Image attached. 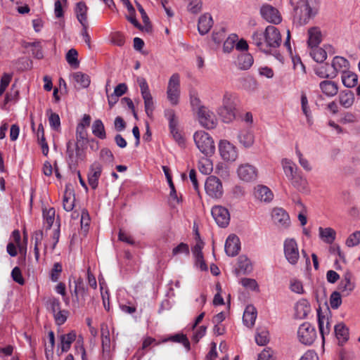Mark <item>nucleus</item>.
I'll use <instances>...</instances> for the list:
<instances>
[{"instance_id":"nucleus-1","label":"nucleus","mask_w":360,"mask_h":360,"mask_svg":"<svg viewBox=\"0 0 360 360\" xmlns=\"http://www.w3.org/2000/svg\"><path fill=\"white\" fill-rule=\"evenodd\" d=\"M251 39L252 43L264 53H269L270 48H277L281 44L280 31L274 25H268L264 31H255Z\"/></svg>"},{"instance_id":"nucleus-2","label":"nucleus","mask_w":360,"mask_h":360,"mask_svg":"<svg viewBox=\"0 0 360 360\" xmlns=\"http://www.w3.org/2000/svg\"><path fill=\"white\" fill-rule=\"evenodd\" d=\"M238 103V98L235 93L229 91L224 93L221 105L217 110L224 122L230 123L236 118Z\"/></svg>"},{"instance_id":"nucleus-3","label":"nucleus","mask_w":360,"mask_h":360,"mask_svg":"<svg viewBox=\"0 0 360 360\" xmlns=\"http://www.w3.org/2000/svg\"><path fill=\"white\" fill-rule=\"evenodd\" d=\"M301 253L306 259V264L308 266L310 264L309 258L304 250L300 251L299 245L293 238H287L283 241V254L286 261L292 266L297 265Z\"/></svg>"},{"instance_id":"nucleus-4","label":"nucleus","mask_w":360,"mask_h":360,"mask_svg":"<svg viewBox=\"0 0 360 360\" xmlns=\"http://www.w3.org/2000/svg\"><path fill=\"white\" fill-rule=\"evenodd\" d=\"M193 140L197 148L205 156H212L215 152L214 141L212 136L202 130L193 134Z\"/></svg>"},{"instance_id":"nucleus-5","label":"nucleus","mask_w":360,"mask_h":360,"mask_svg":"<svg viewBox=\"0 0 360 360\" xmlns=\"http://www.w3.org/2000/svg\"><path fill=\"white\" fill-rule=\"evenodd\" d=\"M217 150L221 160L226 163H234L239 158V150L231 141L223 139L217 143Z\"/></svg>"},{"instance_id":"nucleus-6","label":"nucleus","mask_w":360,"mask_h":360,"mask_svg":"<svg viewBox=\"0 0 360 360\" xmlns=\"http://www.w3.org/2000/svg\"><path fill=\"white\" fill-rule=\"evenodd\" d=\"M311 3V1L300 0L295 7V18L297 19L300 24L307 23L310 18L316 15L317 9L312 7Z\"/></svg>"},{"instance_id":"nucleus-7","label":"nucleus","mask_w":360,"mask_h":360,"mask_svg":"<svg viewBox=\"0 0 360 360\" xmlns=\"http://www.w3.org/2000/svg\"><path fill=\"white\" fill-rule=\"evenodd\" d=\"M137 83L144 101L146 113L149 117H152L155 109V101L150 94L149 86L146 79L141 77L137 78Z\"/></svg>"},{"instance_id":"nucleus-8","label":"nucleus","mask_w":360,"mask_h":360,"mask_svg":"<svg viewBox=\"0 0 360 360\" xmlns=\"http://www.w3.org/2000/svg\"><path fill=\"white\" fill-rule=\"evenodd\" d=\"M273 224L281 231L290 228L291 220L289 214L282 207H274L271 212Z\"/></svg>"},{"instance_id":"nucleus-9","label":"nucleus","mask_w":360,"mask_h":360,"mask_svg":"<svg viewBox=\"0 0 360 360\" xmlns=\"http://www.w3.org/2000/svg\"><path fill=\"white\" fill-rule=\"evenodd\" d=\"M167 98L172 105H176L179 102L181 89L180 79L176 74L173 75L169 79L167 87Z\"/></svg>"},{"instance_id":"nucleus-10","label":"nucleus","mask_w":360,"mask_h":360,"mask_svg":"<svg viewBox=\"0 0 360 360\" xmlns=\"http://www.w3.org/2000/svg\"><path fill=\"white\" fill-rule=\"evenodd\" d=\"M205 190L207 195L213 199L223 196L224 188L221 180L215 176H210L205 182Z\"/></svg>"},{"instance_id":"nucleus-11","label":"nucleus","mask_w":360,"mask_h":360,"mask_svg":"<svg viewBox=\"0 0 360 360\" xmlns=\"http://www.w3.org/2000/svg\"><path fill=\"white\" fill-rule=\"evenodd\" d=\"M316 338L315 328L309 322L301 324L297 330L298 340L303 345H309Z\"/></svg>"},{"instance_id":"nucleus-12","label":"nucleus","mask_w":360,"mask_h":360,"mask_svg":"<svg viewBox=\"0 0 360 360\" xmlns=\"http://www.w3.org/2000/svg\"><path fill=\"white\" fill-rule=\"evenodd\" d=\"M238 178L244 182H253L258 176V169L250 163L240 164L236 169Z\"/></svg>"},{"instance_id":"nucleus-13","label":"nucleus","mask_w":360,"mask_h":360,"mask_svg":"<svg viewBox=\"0 0 360 360\" xmlns=\"http://www.w3.org/2000/svg\"><path fill=\"white\" fill-rule=\"evenodd\" d=\"M197 117L199 124L207 129H214L217 124L214 113L205 106L199 108Z\"/></svg>"},{"instance_id":"nucleus-14","label":"nucleus","mask_w":360,"mask_h":360,"mask_svg":"<svg viewBox=\"0 0 360 360\" xmlns=\"http://www.w3.org/2000/svg\"><path fill=\"white\" fill-rule=\"evenodd\" d=\"M211 214L220 227H226L230 221V214L229 210L221 205H214L212 207Z\"/></svg>"},{"instance_id":"nucleus-15","label":"nucleus","mask_w":360,"mask_h":360,"mask_svg":"<svg viewBox=\"0 0 360 360\" xmlns=\"http://www.w3.org/2000/svg\"><path fill=\"white\" fill-rule=\"evenodd\" d=\"M260 14L266 21L274 25H278L282 21L278 10L269 4L262 6Z\"/></svg>"},{"instance_id":"nucleus-16","label":"nucleus","mask_w":360,"mask_h":360,"mask_svg":"<svg viewBox=\"0 0 360 360\" xmlns=\"http://www.w3.org/2000/svg\"><path fill=\"white\" fill-rule=\"evenodd\" d=\"M355 288L356 283L353 281L352 274L349 271L345 272L338 284L339 292L343 296H349L354 290Z\"/></svg>"},{"instance_id":"nucleus-17","label":"nucleus","mask_w":360,"mask_h":360,"mask_svg":"<svg viewBox=\"0 0 360 360\" xmlns=\"http://www.w3.org/2000/svg\"><path fill=\"white\" fill-rule=\"evenodd\" d=\"M224 250L228 256L234 257L240 250L239 238L235 234H231L226 240Z\"/></svg>"},{"instance_id":"nucleus-18","label":"nucleus","mask_w":360,"mask_h":360,"mask_svg":"<svg viewBox=\"0 0 360 360\" xmlns=\"http://www.w3.org/2000/svg\"><path fill=\"white\" fill-rule=\"evenodd\" d=\"M44 41H34L32 42L23 41L22 44V47L25 50V51L32 54V56L37 59H40L43 58V51H42V44Z\"/></svg>"},{"instance_id":"nucleus-19","label":"nucleus","mask_w":360,"mask_h":360,"mask_svg":"<svg viewBox=\"0 0 360 360\" xmlns=\"http://www.w3.org/2000/svg\"><path fill=\"white\" fill-rule=\"evenodd\" d=\"M102 165L98 162H94L90 167L88 174V182L93 189L98 187V179L101 175Z\"/></svg>"},{"instance_id":"nucleus-20","label":"nucleus","mask_w":360,"mask_h":360,"mask_svg":"<svg viewBox=\"0 0 360 360\" xmlns=\"http://www.w3.org/2000/svg\"><path fill=\"white\" fill-rule=\"evenodd\" d=\"M294 311L295 318L303 319L307 318L311 311V306L307 300L301 299L295 303Z\"/></svg>"},{"instance_id":"nucleus-21","label":"nucleus","mask_w":360,"mask_h":360,"mask_svg":"<svg viewBox=\"0 0 360 360\" xmlns=\"http://www.w3.org/2000/svg\"><path fill=\"white\" fill-rule=\"evenodd\" d=\"M238 141L241 146L245 149H249L255 144V134L250 129L241 130L238 135Z\"/></svg>"},{"instance_id":"nucleus-22","label":"nucleus","mask_w":360,"mask_h":360,"mask_svg":"<svg viewBox=\"0 0 360 360\" xmlns=\"http://www.w3.org/2000/svg\"><path fill=\"white\" fill-rule=\"evenodd\" d=\"M254 195L258 200L264 202H270L274 198V194L271 189L264 185L255 186Z\"/></svg>"},{"instance_id":"nucleus-23","label":"nucleus","mask_w":360,"mask_h":360,"mask_svg":"<svg viewBox=\"0 0 360 360\" xmlns=\"http://www.w3.org/2000/svg\"><path fill=\"white\" fill-rule=\"evenodd\" d=\"M281 164L284 174L288 181L299 174L297 172L298 167L292 160L288 158H283L281 160Z\"/></svg>"},{"instance_id":"nucleus-24","label":"nucleus","mask_w":360,"mask_h":360,"mask_svg":"<svg viewBox=\"0 0 360 360\" xmlns=\"http://www.w3.org/2000/svg\"><path fill=\"white\" fill-rule=\"evenodd\" d=\"M257 316V311L256 308L252 305H248L243 312V322L248 328H252L255 323Z\"/></svg>"},{"instance_id":"nucleus-25","label":"nucleus","mask_w":360,"mask_h":360,"mask_svg":"<svg viewBox=\"0 0 360 360\" xmlns=\"http://www.w3.org/2000/svg\"><path fill=\"white\" fill-rule=\"evenodd\" d=\"M51 307L56 323L58 325L63 324L67 320L68 311L60 309V302L58 300H53L52 301Z\"/></svg>"},{"instance_id":"nucleus-26","label":"nucleus","mask_w":360,"mask_h":360,"mask_svg":"<svg viewBox=\"0 0 360 360\" xmlns=\"http://www.w3.org/2000/svg\"><path fill=\"white\" fill-rule=\"evenodd\" d=\"M213 25V20L212 16L208 13L202 15L198 24V30L201 35L207 34Z\"/></svg>"},{"instance_id":"nucleus-27","label":"nucleus","mask_w":360,"mask_h":360,"mask_svg":"<svg viewBox=\"0 0 360 360\" xmlns=\"http://www.w3.org/2000/svg\"><path fill=\"white\" fill-rule=\"evenodd\" d=\"M300 105L302 112L306 117L307 123L309 125H311L313 124V115L310 109L307 94L304 91H302L300 94Z\"/></svg>"},{"instance_id":"nucleus-28","label":"nucleus","mask_w":360,"mask_h":360,"mask_svg":"<svg viewBox=\"0 0 360 360\" xmlns=\"http://www.w3.org/2000/svg\"><path fill=\"white\" fill-rule=\"evenodd\" d=\"M322 41V34L320 29L313 27L308 30V45L310 48L316 47Z\"/></svg>"},{"instance_id":"nucleus-29","label":"nucleus","mask_w":360,"mask_h":360,"mask_svg":"<svg viewBox=\"0 0 360 360\" xmlns=\"http://www.w3.org/2000/svg\"><path fill=\"white\" fill-rule=\"evenodd\" d=\"M290 184L300 192L307 193L309 191V184L307 179L302 175L298 174L289 180Z\"/></svg>"},{"instance_id":"nucleus-30","label":"nucleus","mask_w":360,"mask_h":360,"mask_svg":"<svg viewBox=\"0 0 360 360\" xmlns=\"http://www.w3.org/2000/svg\"><path fill=\"white\" fill-rule=\"evenodd\" d=\"M318 323L319 332L322 336L323 340H324L325 336L330 333V324L328 316L323 314L319 311H318Z\"/></svg>"},{"instance_id":"nucleus-31","label":"nucleus","mask_w":360,"mask_h":360,"mask_svg":"<svg viewBox=\"0 0 360 360\" xmlns=\"http://www.w3.org/2000/svg\"><path fill=\"white\" fill-rule=\"evenodd\" d=\"M319 236L323 242L332 244L335 240L336 231L330 227H319Z\"/></svg>"},{"instance_id":"nucleus-32","label":"nucleus","mask_w":360,"mask_h":360,"mask_svg":"<svg viewBox=\"0 0 360 360\" xmlns=\"http://www.w3.org/2000/svg\"><path fill=\"white\" fill-rule=\"evenodd\" d=\"M87 11L88 8L84 2L79 1L76 4L75 13L82 26H85L86 24H89L87 20Z\"/></svg>"},{"instance_id":"nucleus-33","label":"nucleus","mask_w":360,"mask_h":360,"mask_svg":"<svg viewBox=\"0 0 360 360\" xmlns=\"http://www.w3.org/2000/svg\"><path fill=\"white\" fill-rule=\"evenodd\" d=\"M338 101L343 108H351L354 102V95L352 91L349 90L342 91L338 96Z\"/></svg>"},{"instance_id":"nucleus-34","label":"nucleus","mask_w":360,"mask_h":360,"mask_svg":"<svg viewBox=\"0 0 360 360\" xmlns=\"http://www.w3.org/2000/svg\"><path fill=\"white\" fill-rule=\"evenodd\" d=\"M76 337V333L73 330L60 336V345L63 352H66L70 349L71 345L75 340Z\"/></svg>"},{"instance_id":"nucleus-35","label":"nucleus","mask_w":360,"mask_h":360,"mask_svg":"<svg viewBox=\"0 0 360 360\" xmlns=\"http://www.w3.org/2000/svg\"><path fill=\"white\" fill-rule=\"evenodd\" d=\"M320 89L323 94L328 97L335 96L338 91L337 84L330 81H323L320 83Z\"/></svg>"},{"instance_id":"nucleus-36","label":"nucleus","mask_w":360,"mask_h":360,"mask_svg":"<svg viewBox=\"0 0 360 360\" xmlns=\"http://www.w3.org/2000/svg\"><path fill=\"white\" fill-rule=\"evenodd\" d=\"M75 195L71 190L66 189L63 198V207L67 212H70L75 207Z\"/></svg>"},{"instance_id":"nucleus-37","label":"nucleus","mask_w":360,"mask_h":360,"mask_svg":"<svg viewBox=\"0 0 360 360\" xmlns=\"http://www.w3.org/2000/svg\"><path fill=\"white\" fill-rule=\"evenodd\" d=\"M92 134L100 139H105L106 138V132L103 122L98 119L96 120L91 126Z\"/></svg>"},{"instance_id":"nucleus-38","label":"nucleus","mask_w":360,"mask_h":360,"mask_svg":"<svg viewBox=\"0 0 360 360\" xmlns=\"http://www.w3.org/2000/svg\"><path fill=\"white\" fill-rule=\"evenodd\" d=\"M341 77L342 84L347 88L354 87L357 84V75L350 71L343 72Z\"/></svg>"},{"instance_id":"nucleus-39","label":"nucleus","mask_w":360,"mask_h":360,"mask_svg":"<svg viewBox=\"0 0 360 360\" xmlns=\"http://www.w3.org/2000/svg\"><path fill=\"white\" fill-rule=\"evenodd\" d=\"M208 157H203L198 162V169L204 174H210L213 170V162Z\"/></svg>"},{"instance_id":"nucleus-40","label":"nucleus","mask_w":360,"mask_h":360,"mask_svg":"<svg viewBox=\"0 0 360 360\" xmlns=\"http://www.w3.org/2000/svg\"><path fill=\"white\" fill-rule=\"evenodd\" d=\"M309 54L314 60L319 63H323L327 58L326 49L319 46L311 48Z\"/></svg>"},{"instance_id":"nucleus-41","label":"nucleus","mask_w":360,"mask_h":360,"mask_svg":"<svg viewBox=\"0 0 360 360\" xmlns=\"http://www.w3.org/2000/svg\"><path fill=\"white\" fill-rule=\"evenodd\" d=\"M72 295L75 296L78 302H79V298L84 300L86 288L84 287L82 279L78 278L75 281V289L73 290Z\"/></svg>"},{"instance_id":"nucleus-42","label":"nucleus","mask_w":360,"mask_h":360,"mask_svg":"<svg viewBox=\"0 0 360 360\" xmlns=\"http://www.w3.org/2000/svg\"><path fill=\"white\" fill-rule=\"evenodd\" d=\"M335 333L341 342H346L349 338L348 329L343 323H339L335 326Z\"/></svg>"},{"instance_id":"nucleus-43","label":"nucleus","mask_w":360,"mask_h":360,"mask_svg":"<svg viewBox=\"0 0 360 360\" xmlns=\"http://www.w3.org/2000/svg\"><path fill=\"white\" fill-rule=\"evenodd\" d=\"M73 80L82 88H86L89 86L91 80L89 75L77 72L72 75Z\"/></svg>"},{"instance_id":"nucleus-44","label":"nucleus","mask_w":360,"mask_h":360,"mask_svg":"<svg viewBox=\"0 0 360 360\" xmlns=\"http://www.w3.org/2000/svg\"><path fill=\"white\" fill-rule=\"evenodd\" d=\"M255 341L258 345L264 346L269 341V332L264 328L257 329L255 335Z\"/></svg>"},{"instance_id":"nucleus-45","label":"nucleus","mask_w":360,"mask_h":360,"mask_svg":"<svg viewBox=\"0 0 360 360\" xmlns=\"http://www.w3.org/2000/svg\"><path fill=\"white\" fill-rule=\"evenodd\" d=\"M46 115L49 116V122L51 127L54 130H58L60 126L59 115L53 112L51 109L47 110Z\"/></svg>"},{"instance_id":"nucleus-46","label":"nucleus","mask_w":360,"mask_h":360,"mask_svg":"<svg viewBox=\"0 0 360 360\" xmlns=\"http://www.w3.org/2000/svg\"><path fill=\"white\" fill-rule=\"evenodd\" d=\"M169 340L176 342H181L186 348L187 350L190 349V342L186 336L183 334H176L174 335H172L169 338L163 340L162 342H165Z\"/></svg>"},{"instance_id":"nucleus-47","label":"nucleus","mask_w":360,"mask_h":360,"mask_svg":"<svg viewBox=\"0 0 360 360\" xmlns=\"http://www.w3.org/2000/svg\"><path fill=\"white\" fill-rule=\"evenodd\" d=\"M240 283L248 290L259 291V285L255 279L250 278H243Z\"/></svg>"},{"instance_id":"nucleus-48","label":"nucleus","mask_w":360,"mask_h":360,"mask_svg":"<svg viewBox=\"0 0 360 360\" xmlns=\"http://www.w3.org/2000/svg\"><path fill=\"white\" fill-rule=\"evenodd\" d=\"M295 155L297 158L300 165L304 170L309 172L312 169V167L310 162L307 158L304 157L303 154L297 147L295 148Z\"/></svg>"},{"instance_id":"nucleus-49","label":"nucleus","mask_w":360,"mask_h":360,"mask_svg":"<svg viewBox=\"0 0 360 360\" xmlns=\"http://www.w3.org/2000/svg\"><path fill=\"white\" fill-rule=\"evenodd\" d=\"M56 211L54 208L51 207L43 210V217L45 223L49 227H51L55 220Z\"/></svg>"},{"instance_id":"nucleus-50","label":"nucleus","mask_w":360,"mask_h":360,"mask_svg":"<svg viewBox=\"0 0 360 360\" xmlns=\"http://www.w3.org/2000/svg\"><path fill=\"white\" fill-rule=\"evenodd\" d=\"M360 243V230L351 233L345 240L348 248H353Z\"/></svg>"},{"instance_id":"nucleus-51","label":"nucleus","mask_w":360,"mask_h":360,"mask_svg":"<svg viewBox=\"0 0 360 360\" xmlns=\"http://www.w3.org/2000/svg\"><path fill=\"white\" fill-rule=\"evenodd\" d=\"M195 245L192 248L193 257L203 255L202 250L204 247V242L201 240L198 231H195Z\"/></svg>"},{"instance_id":"nucleus-52","label":"nucleus","mask_w":360,"mask_h":360,"mask_svg":"<svg viewBox=\"0 0 360 360\" xmlns=\"http://www.w3.org/2000/svg\"><path fill=\"white\" fill-rule=\"evenodd\" d=\"M190 253L189 247L186 243H181L174 248L172 252V256L176 257L180 255H188Z\"/></svg>"},{"instance_id":"nucleus-53","label":"nucleus","mask_w":360,"mask_h":360,"mask_svg":"<svg viewBox=\"0 0 360 360\" xmlns=\"http://www.w3.org/2000/svg\"><path fill=\"white\" fill-rule=\"evenodd\" d=\"M78 53L75 49H71L66 54V60L72 67H77L79 61L77 60Z\"/></svg>"},{"instance_id":"nucleus-54","label":"nucleus","mask_w":360,"mask_h":360,"mask_svg":"<svg viewBox=\"0 0 360 360\" xmlns=\"http://www.w3.org/2000/svg\"><path fill=\"white\" fill-rule=\"evenodd\" d=\"M170 133L175 140V141L180 146H185V138L182 135L181 132L179 131L177 126H175L174 127H170Z\"/></svg>"},{"instance_id":"nucleus-55","label":"nucleus","mask_w":360,"mask_h":360,"mask_svg":"<svg viewBox=\"0 0 360 360\" xmlns=\"http://www.w3.org/2000/svg\"><path fill=\"white\" fill-rule=\"evenodd\" d=\"M240 68H250L254 62L252 56L250 53H243L238 57Z\"/></svg>"},{"instance_id":"nucleus-56","label":"nucleus","mask_w":360,"mask_h":360,"mask_svg":"<svg viewBox=\"0 0 360 360\" xmlns=\"http://www.w3.org/2000/svg\"><path fill=\"white\" fill-rule=\"evenodd\" d=\"M316 75L321 78H334L337 75V69H316Z\"/></svg>"},{"instance_id":"nucleus-57","label":"nucleus","mask_w":360,"mask_h":360,"mask_svg":"<svg viewBox=\"0 0 360 360\" xmlns=\"http://www.w3.org/2000/svg\"><path fill=\"white\" fill-rule=\"evenodd\" d=\"M341 292L335 291L330 297V304L332 309H337L342 304Z\"/></svg>"},{"instance_id":"nucleus-58","label":"nucleus","mask_w":360,"mask_h":360,"mask_svg":"<svg viewBox=\"0 0 360 360\" xmlns=\"http://www.w3.org/2000/svg\"><path fill=\"white\" fill-rule=\"evenodd\" d=\"M99 284H100V288H101V296H102L104 307L106 310L108 311L110 309L109 294L107 290H105L104 292L105 282L103 278L102 279L99 278Z\"/></svg>"},{"instance_id":"nucleus-59","label":"nucleus","mask_w":360,"mask_h":360,"mask_svg":"<svg viewBox=\"0 0 360 360\" xmlns=\"http://www.w3.org/2000/svg\"><path fill=\"white\" fill-rule=\"evenodd\" d=\"M102 347L104 352H108L110 347L109 331L102 328L101 330Z\"/></svg>"},{"instance_id":"nucleus-60","label":"nucleus","mask_w":360,"mask_h":360,"mask_svg":"<svg viewBox=\"0 0 360 360\" xmlns=\"http://www.w3.org/2000/svg\"><path fill=\"white\" fill-rule=\"evenodd\" d=\"M62 272V265L59 262L53 264V266L50 273V278L53 282H57L59 279L60 275Z\"/></svg>"},{"instance_id":"nucleus-61","label":"nucleus","mask_w":360,"mask_h":360,"mask_svg":"<svg viewBox=\"0 0 360 360\" xmlns=\"http://www.w3.org/2000/svg\"><path fill=\"white\" fill-rule=\"evenodd\" d=\"M100 158L103 162L111 164L113 162L114 156L109 149L103 148L100 152Z\"/></svg>"},{"instance_id":"nucleus-62","label":"nucleus","mask_w":360,"mask_h":360,"mask_svg":"<svg viewBox=\"0 0 360 360\" xmlns=\"http://www.w3.org/2000/svg\"><path fill=\"white\" fill-rule=\"evenodd\" d=\"M238 266L245 273H249L252 271L250 261L245 257H240L239 258Z\"/></svg>"},{"instance_id":"nucleus-63","label":"nucleus","mask_w":360,"mask_h":360,"mask_svg":"<svg viewBox=\"0 0 360 360\" xmlns=\"http://www.w3.org/2000/svg\"><path fill=\"white\" fill-rule=\"evenodd\" d=\"M350 64L349 61L341 56H335L332 61V68H347Z\"/></svg>"},{"instance_id":"nucleus-64","label":"nucleus","mask_w":360,"mask_h":360,"mask_svg":"<svg viewBox=\"0 0 360 360\" xmlns=\"http://www.w3.org/2000/svg\"><path fill=\"white\" fill-rule=\"evenodd\" d=\"M202 6V2L201 0H192L188 5V11L192 13H198Z\"/></svg>"}]
</instances>
